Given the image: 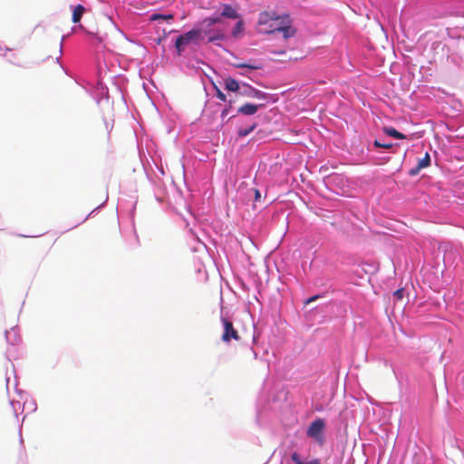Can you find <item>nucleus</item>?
Masks as SVG:
<instances>
[{
    "mask_svg": "<svg viewBox=\"0 0 464 464\" xmlns=\"http://www.w3.org/2000/svg\"><path fill=\"white\" fill-rule=\"evenodd\" d=\"M235 67L236 68H247V69H250V70H258L261 68L260 65L256 64V63H237V64H235Z\"/></svg>",
    "mask_w": 464,
    "mask_h": 464,
    "instance_id": "obj_20",
    "label": "nucleus"
},
{
    "mask_svg": "<svg viewBox=\"0 0 464 464\" xmlns=\"http://www.w3.org/2000/svg\"><path fill=\"white\" fill-rule=\"evenodd\" d=\"M319 297H320V295H313L307 299L306 304L312 303V302L315 301L316 299H318Z\"/></svg>",
    "mask_w": 464,
    "mask_h": 464,
    "instance_id": "obj_29",
    "label": "nucleus"
},
{
    "mask_svg": "<svg viewBox=\"0 0 464 464\" xmlns=\"http://www.w3.org/2000/svg\"><path fill=\"white\" fill-rule=\"evenodd\" d=\"M325 421L324 419L317 418L313 420L307 428V437L313 439L320 446L324 445V439Z\"/></svg>",
    "mask_w": 464,
    "mask_h": 464,
    "instance_id": "obj_2",
    "label": "nucleus"
},
{
    "mask_svg": "<svg viewBox=\"0 0 464 464\" xmlns=\"http://www.w3.org/2000/svg\"><path fill=\"white\" fill-rule=\"evenodd\" d=\"M224 88L232 92H236L238 96L241 92V88L244 82H238L229 76L223 79Z\"/></svg>",
    "mask_w": 464,
    "mask_h": 464,
    "instance_id": "obj_8",
    "label": "nucleus"
},
{
    "mask_svg": "<svg viewBox=\"0 0 464 464\" xmlns=\"http://www.w3.org/2000/svg\"><path fill=\"white\" fill-rule=\"evenodd\" d=\"M217 24H220L219 15H211L198 22L193 26V30L200 43L208 38L214 25Z\"/></svg>",
    "mask_w": 464,
    "mask_h": 464,
    "instance_id": "obj_1",
    "label": "nucleus"
},
{
    "mask_svg": "<svg viewBox=\"0 0 464 464\" xmlns=\"http://www.w3.org/2000/svg\"><path fill=\"white\" fill-rule=\"evenodd\" d=\"M276 30L283 34L284 39H288L293 36L295 33V30L289 25L280 26V28H276Z\"/></svg>",
    "mask_w": 464,
    "mask_h": 464,
    "instance_id": "obj_18",
    "label": "nucleus"
},
{
    "mask_svg": "<svg viewBox=\"0 0 464 464\" xmlns=\"http://www.w3.org/2000/svg\"><path fill=\"white\" fill-rule=\"evenodd\" d=\"M239 96L266 101L268 99L269 94L256 89L255 87L246 82H244Z\"/></svg>",
    "mask_w": 464,
    "mask_h": 464,
    "instance_id": "obj_4",
    "label": "nucleus"
},
{
    "mask_svg": "<svg viewBox=\"0 0 464 464\" xmlns=\"http://www.w3.org/2000/svg\"><path fill=\"white\" fill-rule=\"evenodd\" d=\"M215 89H216L217 98H218L221 102H227L226 94H224V92L220 89H218L216 85H215Z\"/></svg>",
    "mask_w": 464,
    "mask_h": 464,
    "instance_id": "obj_24",
    "label": "nucleus"
},
{
    "mask_svg": "<svg viewBox=\"0 0 464 464\" xmlns=\"http://www.w3.org/2000/svg\"><path fill=\"white\" fill-rule=\"evenodd\" d=\"M275 23V15L269 14L268 12H262L258 16L257 23V30L261 29V27H266V25L270 23Z\"/></svg>",
    "mask_w": 464,
    "mask_h": 464,
    "instance_id": "obj_10",
    "label": "nucleus"
},
{
    "mask_svg": "<svg viewBox=\"0 0 464 464\" xmlns=\"http://www.w3.org/2000/svg\"><path fill=\"white\" fill-rule=\"evenodd\" d=\"M430 165V154L428 152H426L424 158L421 159L418 162V166H419V169H422L429 167Z\"/></svg>",
    "mask_w": 464,
    "mask_h": 464,
    "instance_id": "obj_21",
    "label": "nucleus"
},
{
    "mask_svg": "<svg viewBox=\"0 0 464 464\" xmlns=\"http://www.w3.org/2000/svg\"><path fill=\"white\" fill-rule=\"evenodd\" d=\"M199 44L200 42L197 37V34L193 28L182 34H179L175 40V48L178 55H181L185 51L186 47L190 44Z\"/></svg>",
    "mask_w": 464,
    "mask_h": 464,
    "instance_id": "obj_3",
    "label": "nucleus"
},
{
    "mask_svg": "<svg viewBox=\"0 0 464 464\" xmlns=\"http://www.w3.org/2000/svg\"><path fill=\"white\" fill-rule=\"evenodd\" d=\"M221 12L219 14H214L213 15H219V18L226 17L229 19H238L239 14L237 10L228 4H223L221 5ZM222 22V19H220V23Z\"/></svg>",
    "mask_w": 464,
    "mask_h": 464,
    "instance_id": "obj_7",
    "label": "nucleus"
},
{
    "mask_svg": "<svg viewBox=\"0 0 464 464\" xmlns=\"http://www.w3.org/2000/svg\"><path fill=\"white\" fill-rule=\"evenodd\" d=\"M382 130L388 136L398 139V140H403L406 138L403 133L398 131L396 129H394L392 127H384L382 129Z\"/></svg>",
    "mask_w": 464,
    "mask_h": 464,
    "instance_id": "obj_14",
    "label": "nucleus"
},
{
    "mask_svg": "<svg viewBox=\"0 0 464 464\" xmlns=\"http://www.w3.org/2000/svg\"><path fill=\"white\" fill-rule=\"evenodd\" d=\"M244 31V22L239 19L232 29L233 37L237 38Z\"/></svg>",
    "mask_w": 464,
    "mask_h": 464,
    "instance_id": "obj_19",
    "label": "nucleus"
},
{
    "mask_svg": "<svg viewBox=\"0 0 464 464\" xmlns=\"http://www.w3.org/2000/svg\"><path fill=\"white\" fill-rule=\"evenodd\" d=\"M420 169H419V166L417 165L416 167H414V168H412V169H411L409 170V174H410L411 176H416V175H418V174H419V172L420 171Z\"/></svg>",
    "mask_w": 464,
    "mask_h": 464,
    "instance_id": "obj_26",
    "label": "nucleus"
},
{
    "mask_svg": "<svg viewBox=\"0 0 464 464\" xmlns=\"http://www.w3.org/2000/svg\"><path fill=\"white\" fill-rule=\"evenodd\" d=\"M64 38H65V36L63 35V38H62L61 44H60V53H62L63 42Z\"/></svg>",
    "mask_w": 464,
    "mask_h": 464,
    "instance_id": "obj_32",
    "label": "nucleus"
},
{
    "mask_svg": "<svg viewBox=\"0 0 464 464\" xmlns=\"http://www.w3.org/2000/svg\"><path fill=\"white\" fill-rule=\"evenodd\" d=\"M174 15L172 14H160V13H154L150 14V21H158V20H164V21H170L173 20Z\"/></svg>",
    "mask_w": 464,
    "mask_h": 464,
    "instance_id": "obj_16",
    "label": "nucleus"
},
{
    "mask_svg": "<svg viewBox=\"0 0 464 464\" xmlns=\"http://www.w3.org/2000/svg\"><path fill=\"white\" fill-rule=\"evenodd\" d=\"M79 28H80L82 31H83V32H85L86 34H88L89 35H92V36H93V35H94V34H93V33L88 32V31L83 27V25H82V24H80V25H79Z\"/></svg>",
    "mask_w": 464,
    "mask_h": 464,
    "instance_id": "obj_30",
    "label": "nucleus"
},
{
    "mask_svg": "<svg viewBox=\"0 0 464 464\" xmlns=\"http://www.w3.org/2000/svg\"><path fill=\"white\" fill-rule=\"evenodd\" d=\"M221 321L224 327L222 340L226 343L229 342L231 339L238 340L239 336L237 330H235L233 326V323L225 317H222Z\"/></svg>",
    "mask_w": 464,
    "mask_h": 464,
    "instance_id": "obj_6",
    "label": "nucleus"
},
{
    "mask_svg": "<svg viewBox=\"0 0 464 464\" xmlns=\"http://www.w3.org/2000/svg\"><path fill=\"white\" fill-rule=\"evenodd\" d=\"M227 115H228V114H227V111H221V115H220V117H221L222 121H225V119H226V117H227Z\"/></svg>",
    "mask_w": 464,
    "mask_h": 464,
    "instance_id": "obj_31",
    "label": "nucleus"
},
{
    "mask_svg": "<svg viewBox=\"0 0 464 464\" xmlns=\"http://www.w3.org/2000/svg\"><path fill=\"white\" fill-rule=\"evenodd\" d=\"M375 148L391 149L393 147L392 142H382L380 140H375L372 143Z\"/></svg>",
    "mask_w": 464,
    "mask_h": 464,
    "instance_id": "obj_22",
    "label": "nucleus"
},
{
    "mask_svg": "<svg viewBox=\"0 0 464 464\" xmlns=\"http://www.w3.org/2000/svg\"><path fill=\"white\" fill-rule=\"evenodd\" d=\"M264 103H251V102H246L242 104L240 107L237 108L236 114L231 115L227 121H229L232 118H235L238 114L245 115V116H252L255 115L258 110L264 108Z\"/></svg>",
    "mask_w": 464,
    "mask_h": 464,
    "instance_id": "obj_5",
    "label": "nucleus"
},
{
    "mask_svg": "<svg viewBox=\"0 0 464 464\" xmlns=\"http://www.w3.org/2000/svg\"><path fill=\"white\" fill-rule=\"evenodd\" d=\"M291 459L295 464H321L319 459H315L308 462H304L297 452L291 454Z\"/></svg>",
    "mask_w": 464,
    "mask_h": 464,
    "instance_id": "obj_17",
    "label": "nucleus"
},
{
    "mask_svg": "<svg viewBox=\"0 0 464 464\" xmlns=\"http://www.w3.org/2000/svg\"><path fill=\"white\" fill-rule=\"evenodd\" d=\"M232 103H233V101L229 100L227 106H226L222 111H226L227 114H229V112H230V111L232 109Z\"/></svg>",
    "mask_w": 464,
    "mask_h": 464,
    "instance_id": "obj_27",
    "label": "nucleus"
},
{
    "mask_svg": "<svg viewBox=\"0 0 464 464\" xmlns=\"http://www.w3.org/2000/svg\"><path fill=\"white\" fill-rule=\"evenodd\" d=\"M5 338L7 343L12 345L16 344L20 341V336L17 327H12L10 331L5 332Z\"/></svg>",
    "mask_w": 464,
    "mask_h": 464,
    "instance_id": "obj_11",
    "label": "nucleus"
},
{
    "mask_svg": "<svg viewBox=\"0 0 464 464\" xmlns=\"http://www.w3.org/2000/svg\"><path fill=\"white\" fill-rule=\"evenodd\" d=\"M403 288H400V289H397L394 293H393V295L396 299L398 300H401L403 298Z\"/></svg>",
    "mask_w": 464,
    "mask_h": 464,
    "instance_id": "obj_25",
    "label": "nucleus"
},
{
    "mask_svg": "<svg viewBox=\"0 0 464 464\" xmlns=\"http://www.w3.org/2000/svg\"><path fill=\"white\" fill-rule=\"evenodd\" d=\"M261 197V192L258 189H255V201H260Z\"/></svg>",
    "mask_w": 464,
    "mask_h": 464,
    "instance_id": "obj_28",
    "label": "nucleus"
},
{
    "mask_svg": "<svg viewBox=\"0 0 464 464\" xmlns=\"http://www.w3.org/2000/svg\"><path fill=\"white\" fill-rule=\"evenodd\" d=\"M85 12V7L82 5H77L72 10V21L74 24H77L81 21L83 14Z\"/></svg>",
    "mask_w": 464,
    "mask_h": 464,
    "instance_id": "obj_12",
    "label": "nucleus"
},
{
    "mask_svg": "<svg viewBox=\"0 0 464 464\" xmlns=\"http://www.w3.org/2000/svg\"><path fill=\"white\" fill-rule=\"evenodd\" d=\"M276 28H280V25H278V23H277V17H275V23L270 22L266 25V27H261V29H259V33L266 34L276 33V32H278V30H276Z\"/></svg>",
    "mask_w": 464,
    "mask_h": 464,
    "instance_id": "obj_13",
    "label": "nucleus"
},
{
    "mask_svg": "<svg viewBox=\"0 0 464 464\" xmlns=\"http://www.w3.org/2000/svg\"><path fill=\"white\" fill-rule=\"evenodd\" d=\"M226 40V34L225 33L219 29V28H214L211 30V33L207 38V43H212L215 44H218L217 42L218 41H225Z\"/></svg>",
    "mask_w": 464,
    "mask_h": 464,
    "instance_id": "obj_9",
    "label": "nucleus"
},
{
    "mask_svg": "<svg viewBox=\"0 0 464 464\" xmlns=\"http://www.w3.org/2000/svg\"><path fill=\"white\" fill-rule=\"evenodd\" d=\"M257 124L256 122H253L247 127H241L237 129V135L241 138L248 136L256 128Z\"/></svg>",
    "mask_w": 464,
    "mask_h": 464,
    "instance_id": "obj_15",
    "label": "nucleus"
},
{
    "mask_svg": "<svg viewBox=\"0 0 464 464\" xmlns=\"http://www.w3.org/2000/svg\"><path fill=\"white\" fill-rule=\"evenodd\" d=\"M10 404L13 408L15 417H17L18 411H23V409H24L22 404L20 403V401H11Z\"/></svg>",
    "mask_w": 464,
    "mask_h": 464,
    "instance_id": "obj_23",
    "label": "nucleus"
}]
</instances>
